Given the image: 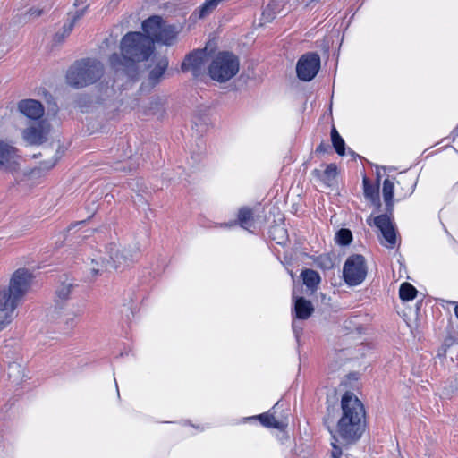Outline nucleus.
<instances>
[{
	"instance_id": "1",
	"label": "nucleus",
	"mask_w": 458,
	"mask_h": 458,
	"mask_svg": "<svg viewBox=\"0 0 458 458\" xmlns=\"http://www.w3.org/2000/svg\"><path fill=\"white\" fill-rule=\"evenodd\" d=\"M365 410L362 403L352 393L346 392L341 399V414L335 428L327 426L332 438L352 444L364 431Z\"/></svg>"
},
{
	"instance_id": "2",
	"label": "nucleus",
	"mask_w": 458,
	"mask_h": 458,
	"mask_svg": "<svg viewBox=\"0 0 458 458\" xmlns=\"http://www.w3.org/2000/svg\"><path fill=\"white\" fill-rule=\"evenodd\" d=\"M123 59L117 55L110 57V65L115 72H127L136 62L148 60L154 52L151 42L140 32L126 34L121 42Z\"/></svg>"
},
{
	"instance_id": "3",
	"label": "nucleus",
	"mask_w": 458,
	"mask_h": 458,
	"mask_svg": "<svg viewBox=\"0 0 458 458\" xmlns=\"http://www.w3.org/2000/svg\"><path fill=\"white\" fill-rule=\"evenodd\" d=\"M133 253L127 250L116 243H111L105 253H97L91 259L90 270L93 275H97L104 269H118L123 267L132 260Z\"/></svg>"
},
{
	"instance_id": "4",
	"label": "nucleus",
	"mask_w": 458,
	"mask_h": 458,
	"mask_svg": "<svg viewBox=\"0 0 458 458\" xmlns=\"http://www.w3.org/2000/svg\"><path fill=\"white\" fill-rule=\"evenodd\" d=\"M103 73L100 62L85 59L74 64L67 72V82L76 88H81L97 81Z\"/></svg>"
},
{
	"instance_id": "5",
	"label": "nucleus",
	"mask_w": 458,
	"mask_h": 458,
	"mask_svg": "<svg viewBox=\"0 0 458 458\" xmlns=\"http://www.w3.org/2000/svg\"><path fill=\"white\" fill-rule=\"evenodd\" d=\"M240 70L238 57L231 52H219L208 65L210 78L218 82H225L233 78Z\"/></svg>"
},
{
	"instance_id": "6",
	"label": "nucleus",
	"mask_w": 458,
	"mask_h": 458,
	"mask_svg": "<svg viewBox=\"0 0 458 458\" xmlns=\"http://www.w3.org/2000/svg\"><path fill=\"white\" fill-rule=\"evenodd\" d=\"M77 287V284L73 278L65 276L60 280L55 290V302L61 310V318L66 323H72L78 316L77 312L65 309L64 306L72 298V295Z\"/></svg>"
},
{
	"instance_id": "7",
	"label": "nucleus",
	"mask_w": 458,
	"mask_h": 458,
	"mask_svg": "<svg viewBox=\"0 0 458 458\" xmlns=\"http://www.w3.org/2000/svg\"><path fill=\"white\" fill-rule=\"evenodd\" d=\"M344 279L348 285L360 284L367 276L365 259L361 255H352L347 259L343 269Z\"/></svg>"
},
{
	"instance_id": "8",
	"label": "nucleus",
	"mask_w": 458,
	"mask_h": 458,
	"mask_svg": "<svg viewBox=\"0 0 458 458\" xmlns=\"http://www.w3.org/2000/svg\"><path fill=\"white\" fill-rule=\"evenodd\" d=\"M21 299L4 287L0 288V332L4 330L15 318Z\"/></svg>"
},
{
	"instance_id": "9",
	"label": "nucleus",
	"mask_w": 458,
	"mask_h": 458,
	"mask_svg": "<svg viewBox=\"0 0 458 458\" xmlns=\"http://www.w3.org/2000/svg\"><path fill=\"white\" fill-rule=\"evenodd\" d=\"M21 163L18 149L9 141L0 139V171L13 173Z\"/></svg>"
},
{
	"instance_id": "10",
	"label": "nucleus",
	"mask_w": 458,
	"mask_h": 458,
	"mask_svg": "<svg viewBox=\"0 0 458 458\" xmlns=\"http://www.w3.org/2000/svg\"><path fill=\"white\" fill-rule=\"evenodd\" d=\"M319 68L320 58L318 55L316 53H307L297 63V76L303 81H310L317 75Z\"/></svg>"
},
{
	"instance_id": "11",
	"label": "nucleus",
	"mask_w": 458,
	"mask_h": 458,
	"mask_svg": "<svg viewBox=\"0 0 458 458\" xmlns=\"http://www.w3.org/2000/svg\"><path fill=\"white\" fill-rule=\"evenodd\" d=\"M32 274L26 268L17 269L12 276L8 286H4L9 290L13 295L21 299L29 291L31 282Z\"/></svg>"
},
{
	"instance_id": "12",
	"label": "nucleus",
	"mask_w": 458,
	"mask_h": 458,
	"mask_svg": "<svg viewBox=\"0 0 458 458\" xmlns=\"http://www.w3.org/2000/svg\"><path fill=\"white\" fill-rule=\"evenodd\" d=\"M373 225L382 234L380 242L383 246L393 249L396 244V233L391 219L386 215H380L373 219Z\"/></svg>"
},
{
	"instance_id": "13",
	"label": "nucleus",
	"mask_w": 458,
	"mask_h": 458,
	"mask_svg": "<svg viewBox=\"0 0 458 458\" xmlns=\"http://www.w3.org/2000/svg\"><path fill=\"white\" fill-rule=\"evenodd\" d=\"M49 126L45 123H39L36 126H30L23 131L22 137L24 140L30 145L43 143L49 133Z\"/></svg>"
},
{
	"instance_id": "14",
	"label": "nucleus",
	"mask_w": 458,
	"mask_h": 458,
	"mask_svg": "<svg viewBox=\"0 0 458 458\" xmlns=\"http://www.w3.org/2000/svg\"><path fill=\"white\" fill-rule=\"evenodd\" d=\"M148 68L150 69L148 80L152 85L157 84L168 67V60L165 56L154 55L149 57Z\"/></svg>"
},
{
	"instance_id": "15",
	"label": "nucleus",
	"mask_w": 458,
	"mask_h": 458,
	"mask_svg": "<svg viewBox=\"0 0 458 458\" xmlns=\"http://www.w3.org/2000/svg\"><path fill=\"white\" fill-rule=\"evenodd\" d=\"M165 24V21L160 16H152L143 21L142 30L145 37L151 42V46L157 41Z\"/></svg>"
},
{
	"instance_id": "16",
	"label": "nucleus",
	"mask_w": 458,
	"mask_h": 458,
	"mask_svg": "<svg viewBox=\"0 0 458 458\" xmlns=\"http://www.w3.org/2000/svg\"><path fill=\"white\" fill-rule=\"evenodd\" d=\"M205 52L196 51L186 56L182 64V70L183 72H191L196 76L204 65Z\"/></svg>"
},
{
	"instance_id": "17",
	"label": "nucleus",
	"mask_w": 458,
	"mask_h": 458,
	"mask_svg": "<svg viewBox=\"0 0 458 458\" xmlns=\"http://www.w3.org/2000/svg\"><path fill=\"white\" fill-rule=\"evenodd\" d=\"M19 111L30 119H38L44 114L41 103L35 99H24L18 104Z\"/></svg>"
},
{
	"instance_id": "18",
	"label": "nucleus",
	"mask_w": 458,
	"mask_h": 458,
	"mask_svg": "<svg viewBox=\"0 0 458 458\" xmlns=\"http://www.w3.org/2000/svg\"><path fill=\"white\" fill-rule=\"evenodd\" d=\"M237 223L241 225L242 228L249 232H253L255 229V221L251 209L245 207L241 208L238 211L237 222L233 221L229 224H225V226L232 227L234 226Z\"/></svg>"
},
{
	"instance_id": "19",
	"label": "nucleus",
	"mask_w": 458,
	"mask_h": 458,
	"mask_svg": "<svg viewBox=\"0 0 458 458\" xmlns=\"http://www.w3.org/2000/svg\"><path fill=\"white\" fill-rule=\"evenodd\" d=\"M294 318L308 319L314 311V307L309 300L303 297H293Z\"/></svg>"
},
{
	"instance_id": "20",
	"label": "nucleus",
	"mask_w": 458,
	"mask_h": 458,
	"mask_svg": "<svg viewBox=\"0 0 458 458\" xmlns=\"http://www.w3.org/2000/svg\"><path fill=\"white\" fill-rule=\"evenodd\" d=\"M179 32L180 30L178 27L165 22L161 33L157 38L156 43L167 47L172 46L177 41Z\"/></svg>"
},
{
	"instance_id": "21",
	"label": "nucleus",
	"mask_w": 458,
	"mask_h": 458,
	"mask_svg": "<svg viewBox=\"0 0 458 458\" xmlns=\"http://www.w3.org/2000/svg\"><path fill=\"white\" fill-rule=\"evenodd\" d=\"M249 420H259L260 423L267 428H277L283 430L286 428L287 422L277 420L270 412L262 413L257 416L250 417Z\"/></svg>"
},
{
	"instance_id": "22",
	"label": "nucleus",
	"mask_w": 458,
	"mask_h": 458,
	"mask_svg": "<svg viewBox=\"0 0 458 458\" xmlns=\"http://www.w3.org/2000/svg\"><path fill=\"white\" fill-rule=\"evenodd\" d=\"M282 5V0H272L262 11L261 25L271 22L276 14L280 13Z\"/></svg>"
},
{
	"instance_id": "23",
	"label": "nucleus",
	"mask_w": 458,
	"mask_h": 458,
	"mask_svg": "<svg viewBox=\"0 0 458 458\" xmlns=\"http://www.w3.org/2000/svg\"><path fill=\"white\" fill-rule=\"evenodd\" d=\"M53 145L56 148V152H55V156L51 159H47V160L42 161L40 163L39 167L34 169L31 172V174L33 175H37L40 172H47V171H49L50 169H52L56 165V163L58 162V160L62 157L64 151L61 149V146H60L59 142H55Z\"/></svg>"
},
{
	"instance_id": "24",
	"label": "nucleus",
	"mask_w": 458,
	"mask_h": 458,
	"mask_svg": "<svg viewBox=\"0 0 458 458\" xmlns=\"http://www.w3.org/2000/svg\"><path fill=\"white\" fill-rule=\"evenodd\" d=\"M314 173L328 186L332 184L338 174L337 166L335 164L327 165L322 174L318 170L314 171Z\"/></svg>"
},
{
	"instance_id": "25",
	"label": "nucleus",
	"mask_w": 458,
	"mask_h": 458,
	"mask_svg": "<svg viewBox=\"0 0 458 458\" xmlns=\"http://www.w3.org/2000/svg\"><path fill=\"white\" fill-rule=\"evenodd\" d=\"M303 284L310 289H314L320 282V276L318 272L312 269H305L301 272Z\"/></svg>"
},
{
	"instance_id": "26",
	"label": "nucleus",
	"mask_w": 458,
	"mask_h": 458,
	"mask_svg": "<svg viewBox=\"0 0 458 458\" xmlns=\"http://www.w3.org/2000/svg\"><path fill=\"white\" fill-rule=\"evenodd\" d=\"M394 189V182L388 178L385 179L383 182L382 194L384 200L388 208L393 206Z\"/></svg>"
},
{
	"instance_id": "27",
	"label": "nucleus",
	"mask_w": 458,
	"mask_h": 458,
	"mask_svg": "<svg viewBox=\"0 0 458 458\" xmlns=\"http://www.w3.org/2000/svg\"><path fill=\"white\" fill-rule=\"evenodd\" d=\"M417 290L410 283H403L399 289V296L401 300L409 301L416 297Z\"/></svg>"
},
{
	"instance_id": "28",
	"label": "nucleus",
	"mask_w": 458,
	"mask_h": 458,
	"mask_svg": "<svg viewBox=\"0 0 458 458\" xmlns=\"http://www.w3.org/2000/svg\"><path fill=\"white\" fill-rule=\"evenodd\" d=\"M363 188H364V195L367 199H370L372 202H376L378 200V185L374 186L371 184L370 181L367 178H363Z\"/></svg>"
},
{
	"instance_id": "29",
	"label": "nucleus",
	"mask_w": 458,
	"mask_h": 458,
	"mask_svg": "<svg viewBox=\"0 0 458 458\" xmlns=\"http://www.w3.org/2000/svg\"><path fill=\"white\" fill-rule=\"evenodd\" d=\"M269 234L277 244H284L287 240L286 230L280 225L273 226L269 231Z\"/></svg>"
},
{
	"instance_id": "30",
	"label": "nucleus",
	"mask_w": 458,
	"mask_h": 458,
	"mask_svg": "<svg viewBox=\"0 0 458 458\" xmlns=\"http://www.w3.org/2000/svg\"><path fill=\"white\" fill-rule=\"evenodd\" d=\"M86 6H83L81 9L77 10L74 14L71 15L70 21L63 27L64 32L62 34V38H64L70 34L73 29L75 21L83 15Z\"/></svg>"
},
{
	"instance_id": "31",
	"label": "nucleus",
	"mask_w": 458,
	"mask_h": 458,
	"mask_svg": "<svg viewBox=\"0 0 458 458\" xmlns=\"http://www.w3.org/2000/svg\"><path fill=\"white\" fill-rule=\"evenodd\" d=\"M331 140L336 153L340 156H344L345 143L335 128H333L331 131Z\"/></svg>"
},
{
	"instance_id": "32",
	"label": "nucleus",
	"mask_w": 458,
	"mask_h": 458,
	"mask_svg": "<svg viewBox=\"0 0 458 458\" xmlns=\"http://www.w3.org/2000/svg\"><path fill=\"white\" fill-rule=\"evenodd\" d=\"M221 2L219 0H205L203 4L199 8V17L203 18L211 13Z\"/></svg>"
},
{
	"instance_id": "33",
	"label": "nucleus",
	"mask_w": 458,
	"mask_h": 458,
	"mask_svg": "<svg viewBox=\"0 0 458 458\" xmlns=\"http://www.w3.org/2000/svg\"><path fill=\"white\" fill-rule=\"evenodd\" d=\"M352 235L350 230L341 229L336 233V241L341 245H347L351 242Z\"/></svg>"
},
{
	"instance_id": "34",
	"label": "nucleus",
	"mask_w": 458,
	"mask_h": 458,
	"mask_svg": "<svg viewBox=\"0 0 458 458\" xmlns=\"http://www.w3.org/2000/svg\"><path fill=\"white\" fill-rule=\"evenodd\" d=\"M337 443H339L340 445H346L343 441H335V439H333V442H332L333 450H332V454H331L333 458H340L342 455L341 447L337 445Z\"/></svg>"
},
{
	"instance_id": "35",
	"label": "nucleus",
	"mask_w": 458,
	"mask_h": 458,
	"mask_svg": "<svg viewBox=\"0 0 458 458\" xmlns=\"http://www.w3.org/2000/svg\"><path fill=\"white\" fill-rule=\"evenodd\" d=\"M293 330L297 338L300 336L302 331V327L299 326L298 322L295 319L293 320Z\"/></svg>"
},
{
	"instance_id": "36",
	"label": "nucleus",
	"mask_w": 458,
	"mask_h": 458,
	"mask_svg": "<svg viewBox=\"0 0 458 458\" xmlns=\"http://www.w3.org/2000/svg\"><path fill=\"white\" fill-rule=\"evenodd\" d=\"M86 0H76L75 1V5L76 6H79V5H83L85 4Z\"/></svg>"
},
{
	"instance_id": "37",
	"label": "nucleus",
	"mask_w": 458,
	"mask_h": 458,
	"mask_svg": "<svg viewBox=\"0 0 458 458\" xmlns=\"http://www.w3.org/2000/svg\"><path fill=\"white\" fill-rule=\"evenodd\" d=\"M454 314H455L456 318H458V305H456L454 308Z\"/></svg>"
},
{
	"instance_id": "38",
	"label": "nucleus",
	"mask_w": 458,
	"mask_h": 458,
	"mask_svg": "<svg viewBox=\"0 0 458 458\" xmlns=\"http://www.w3.org/2000/svg\"><path fill=\"white\" fill-rule=\"evenodd\" d=\"M367 223H368L369 225H372V218H371V217H369V218L367 219Z\"/></svg>"
},
{
	"instance_id": "39",
	"label": "nucleus",
	"mask_w": 458,
	"mask_h": 458,
	"mask_svg": "<svg viewBox=\"0 0 458 458\" xmlns=\"http://www.w3.org/2000/svg\"><path fill=\"white\" fill-rule=\"evenodd\" d=\"M318 150H319V151H320V150H323V148H321V146H319V147L318 148Z\"/></svg>"
},
{
	"instance_id": "40",
	"label": "nucleus",
	"mask_w": 458,
	"mask_h": 458,
	"mask_svg": "<svg viewBox=\"0 0 458 458\" xmlns=\"http://www.w3.org/2000/svg\"><path fill=\"white\" fill-rule=\"evenodd\" d=\"M318 150H319V151H320V150H323V148H321V146H319V147L318 148Z\"/></svg>"
}]
</instances>
